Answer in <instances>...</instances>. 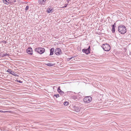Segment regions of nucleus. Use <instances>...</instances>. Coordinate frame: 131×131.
<instances>
[{
    "label": "nucleus",
    "mask_w": 131,
    "mask_h": 131,
    "mask_svg": "<svg viewBox=\"0 0 131 131\" xmlns=\"http://www.w3.org/2000/svg\"><path fill=\"white\" fill-rule=\"evenodd\" d=\"M118 30L121 34H124L126 32V28L125 26L121 25L118 27Z\"/></svg>",
    "instance_id": "1"
},
{
    "label": "nucleus",
    "mask_w": 131,
    "mask_h": 131,
    "mask_svg": "<svg viewBox=\"0 0 131 131\" xmlns=\"http://www.w3.org/2000/svg\"><path fill=\"white\" fill-rule=\"evenodd\" d=\"M92 98L90 96H88L84 97L83 99L84 102L85 103H89L92 100Z\"/></svg>",
    "instance_id": "2"
},
{
    "label": "nucleus",
    "mask_w": 131,
    "mask_h": 131,
    "mask_svg": "<svg viewBox=\"0 0 131 131\" xmlns=\"http://www.w3.org/2000/svg\"><path fill=\"white\" fill-rule=\"evenodd\" d=\"M102 47L103 49H110V46L108 44H105L103 45Z\"/></svg>",
    "instance_id": "3"
},
{
    "label": "nucleus",
    "mask_w": 131,
    "mask_h": 131,
    "mask_svg": "<svg viewBox=\"0 0 131 131\" xmlns=\"http://www.w3.org/2000/svg\"><path fill=\"white\" fill-rule=\"evenodd\" d=\"M54 52L57 55H60L62 53L61 50H55Z\"/></svg>",
    "instance_id": "4"
},
{
    "label": "nucleus",
    "mask_w": 131,
    "mask_h": 131,
    "mask_svg": "<svg viewBox=\"0 0 131 131\" xmlns=\"http://www.w3.org/2000/svg\"><path fill=\"white\" fill-rule=\"evenodd\" d=\"M36 52H37L41 54L44 53L45 51V50H35Z\"/></svg>",
    "instance_id": "5"
},
{
    "label": "nucleus",
    "mask_w": 131,
    "mask_h": 131,
    "mask_svg": "<svg viewBox=\"0 0 131 131\" xmlns=\"http://www.w3.org/2000/svg\"><path fill=\"white\" fill-rule=\"evenodd\" d=\"M74 111L76 112H79L80 110V108L79 107L74 106Z\"/></svg>",
    "instance_id": "6"
},
{
    "label": "nucleus",
    "mask_w": 131,
    "mask_h": 131,
    "mask_svg": "<svg viewBox=\"0 0 131 131\" xmlns=\"http://www.w3.org/2000/svg\"><path fill=\"white\" fill-rule=\"evenodd\" d=\"M91 50H82L83 52L85 53L86 54H88L90 53Z\"/></svg>",
    "instance_id": "7"
},
{
    "label": "nucleus",
    "mask_w": 131,
    "mask_h": 131,
    "mask_svg": "<svg viewBox=\"0 0 131 131\" xmlns=\"http://www.w3.org/2000/svg\"><path fill=\"white\" fill-rule=\"evenodd\" d=\"M26 51L27 53L30 55L32 54V50H26Z\"/></svg>",
    "instance_id": "8"
},
{
    "label": "nucleus",
    "mask_w": 131,
    "mask_h": 131,
    "mask_svg": "<svg viewBox=\"0 0 131 131\" xmlns=\"http://www.w3.org/2000/svg\"><path fill=\"white\" fill-rule=\"evenodd\" d=\"M115 24L114 23V25H113L112 26V31L113 32H115Z\"/></svg>",
    "instance_id": "9"
},
{
    "label": "nucleus",
    "mask_w": 131,
    "mask_h": 131,
    "mask_svg": "<svg viewBox=\"0 0 131 131\" xmlns=\"http://www.w3.org/2000/svg\"><path fill=\"white\" fill-rule=\"evenodd\" d=\"M3 1L5 4L8 5L9 4L8 2L7 1V0H3Z\"/></svg>",
    "instance_id": "10"
},
{
    "label": "nucleus",
    "mask_w": 131,
    "mask_h": 131,
    "mask_svg": "<svg viewBox=\"0 0 131 131\" xmlns=\"http://www.w3.org/2000/svg\"><path fill=\"white\" fill-rule=\"evenodd\" d=\"M46 65L50 67L52 66H54V64H52L51 63H48L46 64Z\"/></svg>",
    "instance_id": "11"
},
{
    "label": "nucleus",
    "mask_w": 131,
    "mask_h": 131,
    "mask_svg": "<svg viewBox=\"0 0 131 131\" xmlns=\"http://www.w3.org/2000/svg\"><path fill=\"white\" fill-rule=\"evenodd\" d=\"M6 71L8 72L9 73H10L11 74H12V73H14L12 71L11 69H8Z\"/></svg>",
    "instance_id": "12"
},
{
    "label": "nucleus",
    "mask_w": 131,
    "mask_h": 131,
    "mask_svg": "<svg viewBox=\"0 0 131 131\" xmlns=\"http://www.w3.org/2000/svg\"><path fill=\"white\" fill-rule=\"evenodd\" d=\"M54 50H50V56L52 55L53 54Z\"/></svg>",
    "instance_id": "13"
},
{
    "label": "nucleus",
    "mask_w": 131,
    "mask_h": 131,
    "mask_svg": "<svg viewBox=\"0 0 131 131\" xmlns=\"http://www.w3.org/2000/svg\"><path fill=\"white\" fill-rule=\"evenodd\" d=\"M47 10L48 13H50L52 12V9L50 8H48Z\"/></svg>",
    "instance_id": "14"
},
{
    "label": "nucleus",
    "mask_w": 131,
    "mask_h": 131,
    "mask_svg": "<svg viewBox=\"0 0 131 131\" xmlns=\"http://www.w3.org/2000/svg\"><path fill=\"white\" fill-rule=\"evenodd\" d=\"M40 3L41 4H44L46 1V0H40Z\"/></svg>",
    "instance_id": "15"
},
{
    "label": "nucleus",
    "mask_w": 131,
    "mask_h": 131,
    "mask_svg": "<svg viewBox=\"0 0 131 131\" xmlns=\"http://www.w3.org/2000/svg\"><path fill=\"white\" fill-rule=\"evenodd\" d=\"M15 2V0H10L9 2H8L9 4L10 3L13 2Z\"/></svg>",
    "instance_id": "16"
},
{
    "label": "nucleus",
    "mask_w": 131,
    "mask_h": 131,
    "mask_svg": "<svg viewBox=\"0 0 131 131\" xmlns=\"http://www.w3.org/2000/svg\"><path fill=\"white\" fill-rule=\"evenodd\" d=\"M8 55H9L7 53L4 54H3L2 53V57H4L6 56H8Z\"/></svg>",
    "instance_id": "17"
},
{
    "label": "nucleus",
    "mask_w": 131,
    "mask_h": 131,
    "mask_svg": "<svg viewBox=\"0 0 131 131\" xmlns=\"http://www.w3.org/2000/svg\"><path fill=\"white\" fill-rule=\"evenodd\" d=\"M59 93L61 95H63L64 93V92L63 91H61V92H59Z\"/></svg>",
    "instance_id": "18"
},
{
    "label": "nucleus",
    "mask_w": 131,
    "mask_h": 131,
    "mask_svg": "<svg viewBox=\"0 0 131 131\" xmlns=\"http://www.w3.org/2000/svg\"><path fill=\"white\" fill-rule=\"evenodd\" d=\"M57 91L59 93V92H61L62 91L60 89V87L59 86L58 87L57 89Z\"/></svg>",
    "instance_id": "19"
},
{
    "label": "nucleus",
    "mask_w": 131,
    "mask_h": 131,
    "mask_svg": "<svg viewBox=\"0 0 131 131\" xmlns=\"http://www.w3.org/2000/svg\"><path fill=\"white\" fill-rule=\"evenodd\" d=\"M68 102L66 101L64 102V104L65 106H67L68 104Z\"/></svg>",
    "instance_id": "20"
},
{
    "label": "nucleus",
    "mask_w": 131,
    "mask_h": 131,
    "mask_svg": "<svg viewBox=\"0 0 131 131\" xmlns=\"http://www.w3.org/2000/svg\"><path fill=\"white\" fill-rule=\"evenodd\" d=\"M73 58V57H71L70 58H67V61H69V60H71V59H72V58Z\"/></svg>",
    "instance_id": "21"
},
{
    "label": "nucleus",
    "mask_w": 131,
    "mask_h": 131,
    "mask_svg": "<svg viewBox=\"0 0 131 131\" xmlns=\"http://www.w3.org/2000/svg\"><path fill=\"white\" fill-rule=\"evenodd\" d=\"M55 96L56 98H58L59 96V94H55L54 95V97Z\"/></svg>",
    "instance_id": "22"
},
{
    "label": "nucleus",
    "mask_w": 131,
    "mask_h": 131,
    "mask_svg": "<svg viewBox=\"0 0 131 131\" xmlns=\"http://www.w3.org/2000/svg\"><path fill=\"white\" fill-rule=\"evenodd\" d=\"M12 74L13 75L15 76H18V75L15 73H12Z\"/></svg>",
    "instance_id": "23"
},
{
    "label": "nucleus",
    "mask_w": 131,
    "mask_h": 131,
    "mask_svg": "<svg viewBox=\"0 0 131 131\" xmlns=\"http://www.w3.org/2000/svg\"><path fill=\"white\" fill-rule=\"evenodd\" d=\"M40 49H45L44 48H40V47L36 48L35 49H40Z\"/></svg>",
    "instance_id": "24"
},
{
    "label": "nucleus",
    "mask_w": 131,
    "mask_h": 131,
    "mask_svg": "<svg viewBox=\"0 0 131 131\" xmlns=\"http://www.w3.org/2000/svg\"><path fill=\"white\" fill-rule=\"evenodd\" d=\"M28 8H29V6H26V8L25 10H28Z\"/></svg>",
    "instance_id": "25"
},
{
    "label": "nucleus",
    "mask_w": 131,
    "mask_h": 131,
    "mask_svg": "<svg viewBox=\"0 0 131 131\" xmlns=\"http://www.w3.org/2000/svg\"><path fill=\"white\" fill-rule=\"evenodd\" d=\"M68 4H66L65 5V6L63 7H62V8H63L64 7H67V6Z\"/></svg>",
    "instance_id": "26"
},
{
    "label": "nucleus",
    "mask_w": 131,
    "mask_h": 131,
    "mask_svg": "<svg viewBox=\"0 0 131 131\" xmlns=\"http://www.w3.org/2000/svg\"><path fill=\"white\" fill-rule=\"evenodd\" d=\"M16 81L17 82H18L20 83H22V82L20 80H17Z\"/></svg>",
    "instance_id": "27"
},
{
    "label": "nucleus",
    "mask_w": 131,
    "mask_h": 131,
    "mask_svg": "<svg viewBox=\"0 0 131 131\" xmlns=\"http://www.w3.org/2000/svg\"><path fill=\"white\" fill-rule=\"evenodd\" d=\"M10 111H3V113H6V112H9Z\"/></svg>",
    "instance_id": "28"
},
{
    "label": "nucleus",
    "mask_w": 131,
    "mask_h": 131,
    "mask_svg": "<svg viewBox=\"0 0 131 131\" xmlns=\"http://www.w3.org/2000/svg\"><path fill=\"white\" fill-rule=\"evenodd\" d=\"M104 50L105 51H109L110 50Z\"/></svg>",
    "instance_id": "29"
},
{
    "label": "nucleus",
    "mask_w": 131,
    "mask_h": 131,
    "mask_svg": "<svg viewBox=\"0 0 131 131\" xmlns=\"http://www.w3.org/2000/svg\"><path fill=\"white\" fill-rule=\"evenodd\" d=\"M0 57H2V53H0Z\"/></svg>",
    "instance_id": "30"
},
{
    "label": "nucleus",
    "mask_w": 131,
    "mask_h": 131,
    "mask_svg": "<svg viewBox=\"0 0 131 131\" xmlns=\"http://www.w3.org/2000/svg\"><path fill=\"white\" fill-rule=\"evenodd\" d=\"M27 49H32L31 47H28V48Z\"/></svg>",
    "instance_id": "31"
},
{
    "label": "nucleus",
    "mask_w": 131,
    "mask_h": 131,
    "mask_svg": "<svg viewBox=\"0 0 131 131\" xmlns=\"http://www.w3.org/2000/svg\"><path fill=\"white\" fill-rule=\"evenodd\" d=\"M71 0H67V1L68 2V4L69 3V1H70Z\"/></svg>",
    "instance_id": "32"
},
{
    "label": "nucleus",
    "mask_w": 131,
    "mask_h": 131,
    "mask_svg": "<svg viewBox=\"0 0 131 131\" xmlns=\"http://www.w3.org/2000/svg\"><path fill=\"white\" fill-rule=\"evenodd\" d=\"M90 46H89L88 48H87V49H90Z\"/></svg>",
    "instance_id": "33"
},
{
    "label": "nucleus",
    "mask_w": 131,
    "mask_h": 131,
    "mask_svg": "<svg viewBox=\"0 0 131 131\" xmlns=\"http://www.w3.org/2000/svg\"><path fill=\"white\" fill-rule=\"evenodd\" d=\"M3 112V111H1V110H0V112L2 113V112Z\"/></svg>",
    "instance_id": "34"
},
{
    "label": "nucleus",
    "mask_w": 131,
    "mask_h": 131,
    "mask_svg": "<svg viewBox=\"0 0 131 131\" xmlns=\"http://www.w3.org/2000/svg\"><path fill=\"white\" fill-rule=\"evenodd\" d=\"M56 49H59V48H56Z\"/></svg>",
    "instance_id": "35"
},
{
    "label": "nucleus",
    "mask_w": 131,
    "mask_h": 131,
    "mask_svg": "<svg viewBox=\"0 0 131 131\" xmlns=\"http://www.w3.org/2000/svg\"><path fill=\"white\" fill-rule=\"evenodd\" d=\"M4 42H5V43H6V41H4Z\"/></svg>",
    "instance_id": "36"
},
{
    "label": "nucleus",
    "mask_w": 131,
    "mask_h": 131,
    "mask_svg": "<svg viewBox=\"0 0 131 131\" xmlns=\"http://www.w3.org/2000/svg\"><path fill=\"white\" fill-rule=\"evenodd\" d=\"M51 49H54V48H51Z\"/></svg>",
    "instance_id": "37"
}]
</instances>
